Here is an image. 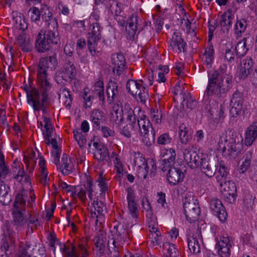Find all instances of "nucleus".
Wrapping results in <instances>:
<instances>
[{
	"instance_id": "obj_31",
	"label": "nucleus",
	"mask_w": 257,
	"mask_h": 257,
	"mask_svg": "<svg viewBox=\"0 0 257 257\" xmlns=\"http://www.w3.org/2000/svg\"><path fill=\"white\" fill-rule=\"evenodd\" d=\"M234 14L230 10H228L224 13L220 18L219 24L221 27H224L226 29L231 26L234 19Z\"/></svg>"
},
{
	"instance_id": "obj_4",
	"label": "nucleus",
	"mask_w": 257,
	"mask_h": 257,
	"mask_svg": "<svg viewBox=\"0 0 257 257\" xmlns=\"http://www.w3.org/2000/svg\"><path fill=\"white\" fill-rule=\"evenodd\" d=\"M232 77L228 74H218L216 72L208 74V83L205 93L218 96L226 93L230 88Z\"/></svg>"
},
{
	"instance_id": "obj_61",
	"label": "nucleus",
	"mask_w": 257,
	"mask_h": 257,
	"mask_svg": "<svg viewBox=\"0 0 257 257\" xmlns=\"http://www.w3.org/2000/svg\"><path fill=\"white\" fill-rule=\"evenodd\" d=\"M176 45H170L173 50L176 52H181L184 51L185 47L186 46V43L183 41L181 40L177 41Z\"/></svg>"
},
{
	"instance_id": "obj_1",
	"label": "nucleus",
	"mask_w": 257,
	"mask_h": 257,
	"mask_svg": "<svg viewBox=\"0 0 257 257\" xmlns=\"http://www.w3.org/2000/svg\"><path fill=\"white\" fill-rule=\"evenodd\" d=\"M57 65V61L55 55L43 58L40 60L37 81L41 89H33L28 94V102L35 110H39L47 100V91L51 88L47 72L53 70Z\"/></svg>"
},
{
	"instance_id": "obj_42",
	"label": "nucleus",
	"mask_w": 257,
	"mask_h": 257,
	"mask_svg": "<svg viewBox=\"0 0 257 257\" xmlns=\"http://www.w3.org/2000/svg\"><path fill=\"white\" fill-rule=\"evenodd\" d=\"M147 127V128H146V135H147L148 141L146 142V145L151 146L155 142L156 133L149 121Z\"/></svg>"
},
{
	"instance_id": "obj_54",
	"label": "nucleus",
	"mask_w": 257,
	"mask_h": 257,
	"mask_svg": "<svg viewBox=\"0 0 257 257\" xmlns=\"http://www.w3.org/2000/svg\"><path fill=\"white\" fill-rule=\"evenodd\" d=\"M127 199L129 211L132 215L133 217H135L137 215V205L131 197L129 193H128Z\"/></svg>"
},
{
	"instance_id": "obj_52",
	"label": "nucleus",
	"mask_w": 257,
	"mask_h": 257,
	"mask_svg": "<svg viewBox=\"0 0 257 257\" xmlns=\"http://www.w3.org/2000/svg\"><path fill=\"white\" fill-rule=\"evenodd\" d=\"M211 150H204L201 151L200 156V165L209 163L211 158L212 157V152Z\"/></svg>"
},
{
	"instance_id": "obj_15",
	"label": "nucleus",
	"mask_w": 257,
	"mask_h": 257,
	"mask_svg": "<svg viewBox=\"0 0 257 257\" xmlns=\"http://www.w3.org/2000/svg\"><path fill=\"white\" fill-rule=\"evenodd\" d=\"M160 157L162 159L160 167L163 172L171 167L176 157V153L172 148H163L161 149Z\"/></svg>"
},
{
	"instance_id": "obj_44",
	"label": "nucleus",
	"mask_w": 257,
	"mask_h": 257,
	"mask_svg": "<svg viewBox=\"0 0 257 257\" xmlns=\"http://www.w3.org/2000/svg\"><path fill=\"white\" fill-rule=\"evenodd\" d=\"M246 39L243 38L239 41L236 45L235 49L236 54L239 56H244L248 51V48L246 47Z\"/></svg>"
},
{
	"instance_id": "obj_17",
	"label": "nucleus",
	"mask_w": 257,
	"mask_h": 257,
	"mask_svg": "<svg viewBox=\"0 0 257 257\" xmlns=\"http://www.w3.org/2000/svg\"><path fill=\"white\" fill-rule=\"evenodd\" d=\"M209 208L212 213L217 216L221 222H224L226 220L227 212L221 201L219 199L212 198L209 202Z\"/></svg>"
},
{
	"instance_id": "obj_9",
	"label": "nucleus",
	"mask_w": 257,
	"mask_h": 257,
	"mask_svg": "<svg viewBox=\"0 0 257 257\" xmlns=\"http://www.w3.org/2000/svg\"><path fill=\"white\" fill-rule=\"evenodd\" d=\"M25 197L22 194L17 195L14 204L13 218L15 223L21 225L26 223L29 213L23 208L25 203Z\"/></svg>"
},
{
	"instance_id": "obj_21",
	"label": "nucleus",
	"mask_w": 257,
	"mask_h": 257,
	"mask_svg": "<svg viewBox=\"0 0 257 257\" xmlns=\"http://www.w3.org/2000/svg\"><path fill=\"white\" fill-rule=\"evenodd\" d=\"M253 61L249 57L243 59L240 64L239 69L237 72L239 79H245L253 71Z\"/></svg>"
},
{
	"instance_id": "obj_34",
	"label": "nucleus",
	"mask_w": 257,
	"mask_h": 257,
	"mask_svg": "<svg viewBox=\"0 0 257 257\" xmlns=\"http://www.w3.org/2000/svg\"><path fill=\"white\" fill-rule=\"evenodd\" d=\"M164 253L167 257H177L178 251L174 244L170 242H164L162 245Z\"/></svg>"
},
{
	"instance_id": "obj_8",
	"label": "nucleus",
	"mask_w": 257,
	"mask_h": 257,
	"mask_svg": "<svg viewBox=\"0 0 257 257\" xmlns=\"http://www.w3.org/2000/svg\"><path fill=\"white\" fill-rule=\"evenodd\" d=\"M183 208L186 219L188 222H191L197 219L200 213V208L192 195L185 196Z\"/></svg>"
},
{
	"instance_id": "obj_62",
	"label": "nucleus",
	"mask_w": 257,
	"mask_h": 257,
	"mask_svg": "<svg viewBox=\"0 0 257 257\" xmlns=\"http://www.w3.org/2000/svg\"><path fill=\"white\" fill-rule=\"evenodd\" d=\"M60 156V151L59 149H52L51 159L54 164H57L59 163Z\"/></svg>"
},
{
	"instance_id": "obj_12",
	"label": "nucleus",
	"mask_w": 257,
	"mask_h": 257,
	"mask_svg": "<svg viewBox=\"0 0 257 257\" xmlns=\"http://www.w3.org/2000/svg\"><path fill=\"white\" fill-rule=\"evenodd\" d=\"M218 182L220 192L225 201L229 203H234L237 196L234 182L231 180H222Z\"/></svg>"
},
{
	"instance_id": "obj_47",
	"label": "nucleus",
	"mask_w": 257,
	"mask_h": 257,
	"mask_svg": "<svg viewBox=\"0 0 257 257\" xmlns=\"http://www.w3.org/2000/svg\"><path fill=\"white\" fill-rule=\"evenodd\" d=\"M93 90L96 93L100 100H104V85L102 81L98 80L95 82L93 86Z\"/></svg>"
},
{
	"instance_id": "obj_19",
	"label": "nucleus",
	"mask_w": 257,
	"mask_h": 257,
	"mask_svg": "<svg viewBox=\"0 0 257 257\" xmlns=\"http://www.w3.org/2000/svg\"><path fill=\"white\" fill-rule=\"evenodd\" d=\"M232 107L230 110V113L232 117H235L241 112L243 104L242 94L239 91H235L232 95L230 100Z\"/></svg>"
},
{
	"instance_id": "obj_35",
	"label": "nucleus",
	"mask_w": 257,
	"mask_h": 257,
	"mask_svg": "<svg viewBox=\"0 0 257 257\" xmlns=\"http://www.w3.org/2000/svg\"><path fill=\"white\" fill-rule=\"evenodd\" d=\"M214 49L212 45H210L205 49L202 57V61L205 65L210 68L214 60Z\"/></svg>"
},
{
	"instance_id": "obj_37",
	"label": "nucleus",
	"mask_w": 257,
	"mask_h": 257,
	"mask_svg": "<svg viewBox=\"0 0 257 257\" xmlns=\"http://www.w3.org/2000/svg\"><path fill=\"white\" fill-rule=\"evenodd\" d=\"M182 29L186 32V33L191 35V36H195L196 26L194 24L191 23L188 19V17H185L181 21Z\"/></svg>"
},
{
	"instance_id": "obj_39",
	"label": "nucleus",
	"mask_w": 257,
	"mask_h": 257,
	"mask_svg": "<svg viewBox=\"0 0 257 257\" xmlns=\"http://www.w3.org/2000/svg\"><path fill=\"white\" fill-rule=\"evenodd\" d=\"M10 188L5 184H2L0 186V203L3 205H7L11 200L8 195Z\"/></svg>"
},
{
	"instance_id": "obj_18",
	"label": "nucleus",
	"mask_w": 257,
	"mask_h": 257,
	"mask_svg": "<svg viewBox=\"0 0 257 257\" xmlns=\"http://www.w3.org/2000/svg\"><path fill=\"white\" fill-rule=\"evenodd\" d=\"M210 114L216 121L223 120L226 117V111L227 108V103L225 100L221 101L219 103L214 101L212 103Z\"/></svg>"
},
{
	"instance_id": "obj_29",
	"label": "nucleus",
	"mask_w": 257,
	"mask_h": 257,
	"mask_svg": "<svg viewBox=\"0 0 257 257\" xmlns=\"http://www.w3.org/2000/svg\"><path fill=\"white\" fill-rule=\"evenodd\" d=\"M191 129L187 123H182L179 127V137L182 144H186L191 139Z\"/></svg>"
},
{
	"instance_id": "obj_41",
	"label": "nucleus",
	"mask_w": 257,
	"mask_h": 257,
	"mask_svg": "<svg viewBox=\"0 0 257 257\" xmlns=\"http://www.w3.org/2000/svg\"><path fill=\"white\" fill-rule=\"evenodd\" d=\"M111 157H114V160H113L114 164L115 169L117 173L118 177L120 178L125 174V172L123 169V165L120 162L119 159L117 157V155L114 153H112Z\"/></svg>"
},
{
	"instance_id": "obj_53",
	"label": "nucleus",
	"mask_w": 257,
	"mask_h": 257,
	"mask_svg": "<svg viewBox=\"0 0 257 257\" xmlns=\"http://www.w3.org/2000/svg\"><path fill=\"white\" fill-rule=\"evenodd\" d=\"M90 117L92 123L95 124V126H97L100 123L102 116L101 112L100 111L95 110L92 111Z\"/></svg>"
},
{
	"instance_id": "obj_14",
	"label": "nucleus",
	"mask_w": 257,
	"mask_h": 257,
	"mask_svg": "<svg viewBox=\"0 0 257 257\" xmlns=\"http://www.w3.org/2000/svg\"><path fill=\"white\" fill-rule=\"evenodd\" d=\"M216 241V248L220 257H230L232 243L231 238L227 234H223Z\"/></svg>"
},
{
	"instance_id": "obj_24",
	"label": "nucleus",
	"mask_w": 257,
	"mask_h": 257,
	"mask_svg": "<svg viewBox=\"0 0 257 257\" xmlns=\"http://www.w3.org/2000/svg\"><path fill=\"white\" fill-rule=\"evenodd\" d=\"M38 127L40 128L44 138L51 136L53 132V126L49 118L44 116L38 121Z\"/></svg>"
},
{
	"instance_id": "obj_16",
	"label": "nucleus",
	"mask_w": 257,
	"mask_h": 257,
	"mask_svg": "<svg viewBox=\"0 0 257 257\" xmlns=\"http://www.w3.org/2000/svg\"><path fill=\"white\" fill-rule=\"evenodd\" d=\"M126 88L128 91L138 100L143 101L144 96L145 86L142 80H130L126 84Z\"/></svg>"
},
{
	"instance_id": "obj_3",
	"label": "nucleus",
	"mask_w": 257,
	"mask_h": 257,
	"mask_svg": "<svg viewBox=\"0 0 257 257\" xmlns=\"http://www.w3.org/2000/svg\"><path fill=\"white\" fill-rule=\"evenodd\" d=\"M121 225L114 226L110 231L106 243V240L100 236L96 238L95 250L97 255L99 257H111L109 248H115L124 241L125 231H122Z\"/></svg>"
},
{
	"instance_id": "obj_59",
	"label": "nucleus",
	"mask_w": 257,
	"mask_h": 257,
	"mask_svg": "<svg viewBox=\"0 0 257 257\" xmlns=\"http://www.w3.org/2000/svg\"><path fill=\"white\" fill-rule=\"evenodd\" d=\"M188 92L185 90L184 87L181 85H175L174 88V93L175 95H180L181 99H183V102L185 101V95L187 94Z\"/></svg>"
},
{
	"instance_id": "obj_64",
	"label": "nucleus",
	"mask_w": 257,
	"mask_h": 257,
	"mask_svg": "<svg viewBox=\"0 0 257 257\" xmlns=\"http://www.w3.org/2000/svg\"><path fill=\"white\" fill-rule=\"evenodd\" d=\"M153 157V156L151 155V158L148 159L147 161L146 160V169H150L152 172L156 168V163Z\"/></svg>"
},
{
	"instance_id": "obj_38",
	"label": "nucleus",
	"mask_w": 257,
	"mask_h": 257,
	"mask_svg": "<svg viewBox=\"0 0 257 257\" xmlns=\"http://www.w3.org/2000/svg\"><path fill=\"white\" fill-rule=\"evenodd\" d=\"M246 21L244 19H240L236 20L234 26V32L237 37H240L246 29Z\"/></svg>"
},
{
	"instance_id": "obj_6",
	"label": "nucleus",
	"mask_w": 257,
	"mask_h": 257,
	"mask_svg": "<svg viewBox=\"0 0 257 257\" xmlns=\"http://www.w3.org/2000/svg\"><path fill=\"white\" fill-rule=\"evenodd\" d=\"M242 141L241 136L230 138L228 140L226 136H222L218 142L217 149L223 156L231 155L234 153L237 154L242 149Z\"/></svg>"
},
{
	"instance_id": "obj_22",
	"label": "nucleus",
	"mask_w": 257,
	"mask_h": 257,
	"mask_svg": "<svg viewBox=\"0 0 257 257\" xmlns=\"http://www.w3.org/2000/svg\"><path fill=\"white\" fill-rule=\"evenodd\" d=\"M201 234L200 230H197L195 234L188 236V246L190 252L197 253L200 251L199 241H201Z\"/></svg>"
},
{
	"instance_id": "obj_49",
	"label": "nucleus",
	"mask_w": 257,
	"mask_h": 257,
	"mask_svg": "<svg viewBox=\"0 0 257 257\" xmlns=\"http://www.w3.org/2000/svg\"><path fill=\"white\" fill-rule=\"evenodd\" d=\"M74 137L80 147H83L86 143L85 136L81 134L80 130L77 128L73 131Z\"/></svg>"
},
{
	"instance_id": "obj_13",
	"label": "nucleus",
	"mask_w": 257,
	"mask_h": 257,
	"mask_svg": "<svg viewBox=\"0 0 257 257\" xmlns=\"http://www.w3.org/2000/svg\"><path fill=\"white\" fill-rule=\"evenodd\" d=\"M76 74V70L73 64L69 62L65 64L61 70L56 73L55 79L58 84H64V82L71 81Z\"/></svg>"
},
{
	"instance_id": "obj_11",
	"label": "nucleus",
	"mask_w": 257,
	"mask_h": 257,
	"mask_svg": "<svg viewBox=\"0 0 257 257\" xmlns=\"http://www.w3.org/2000/svg\"><path fill=\"white\" fill-rule=\"evenodd\" d=\"M101 28L98 23L92 24L90 26V32L89 33L88 38V47L89 51L92 56H99L101 52L95 49L98 41L100 38Z\"/></svg>"
},
{
	"instance_id": "obj_36",
	"label": "nucleus",
	"mask_w": 257,
	"mask_h": 257,
	"mask_svg": "<svg viewBox=\"0 0 257 257\" xmlns=\"http://www.w3.org/2000/svg\"><path fill=\"white\" fill-rule=\"evenodd\" d=\"M215 167L217 173L216 176L217 181L220 182L222 180H224V179L226 177L228 174V169L226 167L224 162L222 161L218 162L216 164Z\"/></svg>"
},
{
	"instance_id": "obj_5",
	"label": "nucleus",
	"mask_w": 257,
	"mask_h": 257,
	"mask_svg": "<svg viewBox=\"0 0 257 257\" xmlns=\"http://www.w3.org/2000/svg\"><path fill=\"white\" fill-rule=\"evenodd\" d=\"M146 223L147 224L148 238L153 246L159 244L161 240V233L158 227L157 218L151 203L146 201Z\"/></svg>"
},
{
	"instance_id": "obj_23",
	"label": "nucleus",
	"mask_w": 257,
	"mask_h": 257,
	"mask_svg": "<svg viewBox=\"0 0 257 257\" xmlns=\"http://www.w3.org/2000/svg\"><path fill=\"white\" fill-rule=\"evenodd\" d=\"M167 178L168 182L172 185H175L183 181L184 178L183 172L176 168H169L168 170Z\"/></svg>"
},
{
	"instance_id": "obj_60",
	"label": "nucleus",
	"mask_w": 257,
	"mask_h": 257,
	"mask_svg": "<svg viewBox=\"0 0 257 257\" xmlns=\"http://www.w3.org/2000/svg\"><path fill=\"white\" fill-rule=\"evenodd\" d=\"M150 116L153 121L155 123H159L161 121V113L160 111L157 110L156 111L154 109L151 108L150 110Z\"/></svg>"
},
{
	"instance_id": "obj_43",
	"label": "nucleus",
	"mask_w": 257,
	"mask_h": 257,
	"mask_svg": "<svg viewBox=\"0 0 257 257\" xmlns=\"http://www.w3.org/2000/svg\"><path fill=\"white\" fill-rule=\"evenodd\" d=\"M137 18L136 17H132L130 22L126 28V31L128 33V38L131 39L134 37L137 30Z\"/></svg>"
},
{
	"instance_id": "obj_40",
	"label": "nucleus",
	"mask_w": 257,
	"mask_h": 257,
	"mask_svg": "<svg viewBox=\"0 0 257 257\" xmlns=\"http://www.w3.org/2000/svg\"><path fill=\"white\" fill-rule=\"evenodd\" d=\"M16 181L22 185H30V177L26 174L24 170H20L17 175L15 177Z\"/></svg>"
},
{
	"instance_id": "obj_63",
	"label": "nucleus",
	"mask_w": 257,
	"mask_h": 257,
	"mask_svg": "<svg viewBox=\"0 0 257 257\" xmlns=\"http://www.w3.org/2000/svg\"><path fill=\"white\" fill-rule=\"evenodd\" d=\"M100 191L102 192L107 190V185L105 179L104 178L102 174L99 175L97 180Z\"/></svg>"
},
{
	"instance_id": "obj_7",
	"label": "nucleus",
	"mask_w": 257,
	"mask_h": 257,
	"mask_svg": "<svg viewBox=\"0 0 257 257\" xmlns=\"http://www.w3.org/2000/svg\"><path fill=\"white\" fill-rule=\"evenodd\" d=\"M59 40L57 31L41 30L36 40V49L39 52H44L50 49L52 44H56Z\"/></svg>"
},
{
	"instance_id": "obj_25",
	"label": "nucleus",
	"mask_w": 257,
	"mask_h": 257,
	"mask_svg": "<svg viewBox=\"0 0 257 257\" xmlns=\"http://www.w3.org/2000/svg\"><path fill=\"white\" fill-rule=\"evenodd\" d=\"M257 138V122H253L245 132L244 145L250 146Z\"/></svg>"
},
{
	"instance_id": "obj_50",
	"label": "nucleus",
	"mask_w": 257,
	"mask_h": 257,
	"mask_svg": "<svg viewBox=\"0 0 257 257\" xmlns=\"http://www.w3.org/2000/svg\"><path fill=\"white\" fill-rule=\"evenodd\" d=\"M8 172V169L4 164V156L0 152V180L5 178Z\"/></svg>"
},
{
	"instance_id": "obj_48",
	"label": "nucleus",
	"mask_w": 257,
	"mask_h": 257,
	"mask_svg": "<svg viewBox=\"0 0 257 257\" xmlns=\"http://www.w3.org/2000/svg\"><path fill=\"white\" fill-rule=\"evenodd\" d=\"M19 44L25 50H28V46L30 43V38L28 37L25 33L20 35L17 38Z\"/></svg>"
},
{
	"instance_id": "obj_32",
	"label": "nucleus",
	"mask_w": 257,
	"mask_h": 257,
	"mask_svg": "<svg viewBox=\"0 0 257 257\" xmlns=\"http://www.w3.org/2000/svg\"><path fill=\"white\" fill-rule=\"evenodd\" d=\"M252 154L248 151L239 162L238 171L240 174L244 173L248 169L251 163Z\"/></svg>"
},
{
	"instance_id": "obj_28",
	"label": "nucleus",
	"mask_w": 257,
	"mask_h": 257,
	"mask_svg": "<svg viewBox=\"0 0 257 257\" xmlns=\"http://www.w3.org/2000/svg\"><path fill=\"white\" fill-rule=\"evenodd\" d=\"M12 17L13 24L16 29L23 31L27 29L28 23L23 14L18 12H14L12 13Z\"/></svg>"
},
{
	"instance_id": "obj_55",
	"label": "nucleus",
	"mask_w": 257,
	"mask_h": 257,
	"mask_svg": "<svg viewBox=\"0 0 257 257\" xmlns=\"http://www.w3.org/2000/svg\"><path fill=\"white\" fill-rule=\"evenodd\" d=\"M185 101L184 102H183V99H181L183 105L185 104L187 107L190 109L195 106L196 102L192 99L189 93H187V94L185 95Z\"/></svg>"
},
{
	"instance_id": "obj_51",
	"label": "nucleus",
	"mask_w": 257,
	"mask_h": 257,
	"mask_svg": "<svg viewBox=\"0 0 257 257\" xmlns=\"http://www.w3.org/2000/svg\"><path fill=\"white\" fill-rule=\"evenodd\" d=\"M158 72V81L159 82H165L166 78L165 76V74H167L169 72V68L168 66H159Z\"/></svg>"
},
{
	"instance_id": "obj_30",
	"label": "nucleus",
	"mask_w": 257,
	"mask_h": 257,
	"mask_svg": "<svg viewBox=\"0 0 257 257\" xmlns=\"http://www.w3.org/2000/svg\"><path fill=\"white\" fill-rule=\"evenodd\" d=\"M117 94L118 89L116 83L113 81H109L106 86V94L109 103H112L115 100Z\"/></svg>"
},
{
	"instance_id": "obj_33",
	"label": "nucleus",
	"mask_w": 257,
	"mask_h": 257,
	"mask_svg": "<svg viewBox=\"0 0 257 257\" xmlns=\"http://www.w3.org/2000/svg\"><path fill=\"white\" fill-rule=\"evenodd\" d=\"M75 161L73 158H68L66 155H63L62 158L61 168L62 173H69L74 169Z\"/></svg>"
},
{
	"instance_id": "obj_10",
	"label": "nucleus",
	"mask_w": 257,
	"mask_h": 257,
	"mask_svg": "<svg viewBox=\"0 0 257 257\" xmlns=\"http://www.w3.org/2000/svg\"><path fill=\"white\" fill-rule=\"evenodd\" d=\"M37 161H38L39 166L40 167L42 178L46 182L48 172L45 170V162L43 157L40 155L38 152L37 153L32 152L28 156L25 155L24 157V163L27 168L30 169V171L33 169Z\"/></svg>"
},
{
	"instance_id": "obj_2",
	"label": "nucleus",
	"mask_w": 257,
	"mask_h": 257,
	"mask_svg": "<svg viewBox=\"0 0 257 257\" xmlns=\"http://www.w3.org/2000/svg\"><path fill=\"white\" fill-rule=\"evenodd\" d=\"M75 193L82 201L86 200L87 195L90 201V210L92 215L96 218V223L99 220H100V223L104 221L103 212L104 205L102 202L98 201L96 199L97 192L90 180L87 178V181L84 184L76 189Z\"/></svg>"
},
{
	"instance_id": "obj_57",
	"label": "nucleus",
	"mask_w": 257,
	"mask_h": 257,
	"mask_svg": "<svg viewBox=\"0 0 257 257\" xmlns=\"http://www.w3.org/2000/svg\"><path fill=\"white\" fill-rule=\"evenodd\" d=\"M201 171L203 172L207 176L212 177L214 175V172L211 167L209 163L200 165Z\"/></svg>"
},
{
	"instance_id": "obj_46",
	"label": "nucleus",
	"mask_w": 257,
	"mask_h": 257,
	"mask_svg": "<svg viewBox=\"0 0 257 257\" xmlns=\"http://www.w3.org/2000/svg\"><path fill=\"white\" fill-rule=\"evenodd\" d=\"M92 92L88 88L83 89L82 97L84 101V106L85 108H89L92 105V99L93 98Z\"/></svg>"
},
{
	"instance_id": "obj_58",
	"label": "nucleus",
	"mask_w": 257,
	"mask_h": 257,
	"mask_svg": "<svg viewBox=\"0 0 257 257\" xmlns=\"http://www.w3.org/2000/svg\"><path fill=\"white\" fill-rule=\"evenodd\" d=\"M29 14L31 20L33 22H36L40 19V13L38 9L34 7L29 10Z\"/></svg>"
},
{
	"instance_id": "obj_27",
	"label": "nucleus",
	"mask_w": 257,
	"mask_h": 257,
	"mask_svg": "<svg viewBox=\"0 0 257 257\" xmlns=\"http://www.w3.org/2000/svg\"><path fill=\"white\" fill-rule=\"evenodd\" d=\"M125 60L122 54H117L112 57V64L114 73L119 75L124 70Z\"/></svg>"
},
{
	"instance_id": "obj_20",
	"label": "nucleus",
	"mask_w": 257,
	"mask_h": 257,
	"mask_svg": "<svg viewBox=\"0 0 257 257\" xmlns=\"http://www.w3.org/2000/svg\"><path fill=\"white\" fill-rule=\"evenodd\" d=\"M184 161L192 169L199 166V156L197 152L193 150L192 147H187L183 151Z\"/></svg>"
},
{
	"instance_id": "obj_45",
	"label": "nucleus",
	"mask_w": 257,
	"mask_h": 257,
	"mask_svg": "<svg viewBox=\"0 0 257 257\" xmlns=\"http://www.w3.org/2000/svg\"><path fill=\"white\" fill-rule=\"evenodd\" d=\"M233 50L231 43L228 42L224 54V59L226 61L230 63H233L234 61L236 54L234 53Z\"/></svg>"
},
{
	"instance_id": "obj_56",
	"label": "nucleus",
	"mask_w": 257,
	"mask_h": 257,
	"mask_svg": "<svg viewBox=\"0 0 257 257\" xmlns=\"http://www.w3.org/2000/svg\"><path fill=\"white\" fill-rule=\"evenodd\" d=\"M172 141V138L168 133H164L161 135L158 139L157 142L160 145H168Z\"/></svg>"
},
{
	"instance_id": "obj_26",
	"label": "nucleus",
	"mask_w": 257,
	"mask_h": 257,
	"mask_svg": "<svg viewBox=\"0 0 257 257\" xmlns=\"http://www.w3.org/2000/svg\"><path fill=\"white\" fill-rule=\"evenodd\" d=\"M93 147L95 148L94 155L96 159L101 161L108 157V151L104 145L100 141H95Z\"/></svg>"
}]
</instances>
